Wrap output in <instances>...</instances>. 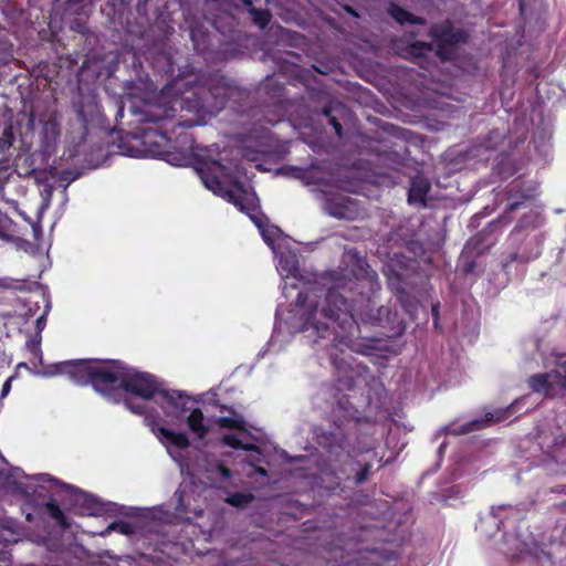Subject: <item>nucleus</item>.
Masks as SVG:
<instances>
[{
	"mask_svg": "<svg viewBox=\"0 0 566 566\" xmlns=\"http://www.w3.org/2000/svg\"><path fill=\"white\" fill-rule=\"evenodd\" d=\"M432 312H433L434 314H437V307H436V306H433V307H432Z\"/></svg>",
	"mask_w": 566,
	"mask_h": 566,
	"instance_id": "6e6d98bb",
	"label": "nucleus"
},
{
	"mask_svg": "<svg viewBox=\"0 0 566 566\" xmlns=\"http://www.w3.org/2000/svg\"><path fill=\"white\" fill-rule=\"evenodd\" d=\"M229 96L228 78L219 72H208L196 76L191 96L182 98V104L198 114L217 115L224 108Z\"/></svg>",
	"mask_w": 566,
	"mask_h": 566,
	"instance_id": "20e7f679",
	"label": "nucleus"
},
{
	"mask_svg": "<svg viewBox=\"0 0 566 566\" xmlns=\"http://www.w3.org/2000/svg\"><path fill=\"white\" fill-rule=\"evenodd\" d=\"M243 4L248 7L249 9L252 8V0H242Z\"/></svg>",
	"mask_w": 566,
	"mask_h": 566,
	"instance_id": "864d4df0",
	"label": "nucleus"
},
{
	"mask_svg": "<svg viewBox=\"0 0 566 566\" xmlns=\"http://www.w3.org/2000/svg\"><path fill=\"white\" fill-rule=\"evenodd\" d=\"M324 209L336 219L354 220L359 213L358 201L342 193H329L326 196Z\"/></svg>",
	"mask_w": 566,
	"mask_h": 566,
	"instance_id": "1a4fd4ad",
	"label": "nucleus"
},
{
	"mask_svg": "<svg viewBox=\"0 0 566 566\" xmlns=\"http://www.w3.org/2000/svg\"><path fill=\"white\" fill-rule=\"evenodd\" d=\"M564 365L566 366V360H565V364H564Z\"/></svg>",
	"mask_w": 566,
	"mask_h": 566,
	"instance_id": "4d7b16f0",
	"label": "nucleus"
},
{
	"mask_svg": "<svg viewBox=\"0 0 566 566\" xmlns=\"http://www.w3.org/2000/svg\"><path fill=\"white\" fill-rule=\"evenodd\" d=\"M186 422L189 430L195 433L198 439H203L209 432L208 426L205 424L203 412L200 408H195L187 417Z\"/></svg>",
	"mask_w": 566,
	"mask_h": 566,
	"instance_id": "f3484780",
	"label": "nucleus"
},
{
	"mask_svg": "<svg viewBox=\"0 0 566 566\" xmlns=\"http://www.w3.org/2000/svg\"><path fill=\"white\" fill-rule=\"evenodd\" d=\"M528 385L534 392H544L545 396H553L551 373L536 374L528 379Z\"/></svg>",
	"mask_w": 566,
	"mask_h": 566,
	"instance_id": "aec40b11",
	"label": "nucleus"
},
{
	"mask_svg": "<svg viewBox=\"0 0 566 566\" xmlns=\"http://www.w3.org/2000/svg\"><path fill=\"white\" fill-rule=\"evenodd\" d=\"M247 214L260 231L270 223L269 218L263 212L258 211L256 207L254 211H250V213Z\"/></svg>",
	"mask_w": 566,
	"mask_h": 566,
	"instance_id": "473e14b6",
	"label": "nucleus"
},
{
	"mask_svg": "<svg viewBox=\"0 0 566 566\" xmlns=\"http://www.w3.org/2000/svg\"><path fill=\"white\" fill-rule=\"evenodd\" d=\"M256 472H258L259 474H261V475H264V476H265V475H268V472H266V470H265L264 468H258V469H256Z\"/></svg>",
	"mask_w": 566,
	"mask_h": 566,
	"instance_id": "603ef678",
	"label": "nucleus"
},
{
	"mask_svg": "<svg viewBox=\"0 0 566 566\" xmlns=\"http://www.w3.org/2000/svg\"><path fill=\"white\" fill-rule=\"evenodd\" d=\"M323 114L329 118L328 123L331 126H333V128L335 129V133L338 136H342V132H343L342 124L338 122V119L336 117L331 116V109L328 107H324Z\"/></svg>",
	"mask_w": 566,
	"mask_h": 566,
	"instance_id": "e433bc0d",
	"label": "nucleus"
},
{
	"mask_svg": "<svg viewBox=\"0 0 566 566\" xmlns=\"http://www.w3.org/2000/svg\"><path fill=\"white\" fill-rule=\"evenodd\" d=\"M329 358L336 370L335 390L339 394L344 391H352L355 388L357 377L360 375V366H354L349 360L352 357L345 355L343 350L339 353H332Z\"/></svg>",
	"mask_w": 566,
	"mask_h": 566,
	"instance_id": "6e6552de",
	"label": "nucleus"
},
{
	"mask_svg": "<svg viewBox=\"0 0 566 566\" xmlns=\"http://www.w3.org/2000/svg\"><path fill=\"white\" fill-rule=\"evenodd\" d=\"M510 416V410L507 409H497L493 412H488L484 418L475 419L468 423H465L460 433H469L475 430H481L486 428L491 423H496L505 420Z\"/></svg>",
	"mask_w": 566,
	"mask_h": 566,
	"instance_id": "2eb2a0df",
	"label": "nucleus"
},
{
	"mask_svg": "<svg viewBox=\"0 0 566 566\" xmlns=\"http://www.w3.org/2000/svg\"><path fill=\"white\" fill-rule=\"evenodd\" d=\"M217 423L220 428L245 431V421L241 417H220Z\"/></svg>",
	"mask_w": 566,
	"mask_h": 566,
	"instance_id": "a878e982",
	"label": "nucleus"
},
{
	"mask_svg": "<svg viewBox=\"0 0 566 566\" xmlns=\"http://www.w3.org/2000/svg\"><path fill=\"white\" fill-rule=\"evenodd\" d=\"M13 61V46L8 41L0 40V67Z\"/></svg>",
	"mask_w": 566,
	"mask_h": 566,
	"instance_id": "c756f323",
	"label": "nucleus"
},
{
	"mask_svg": "<svg viewBox=\"0 0 566 566\" xmlns=\"http://www.w3.org/2000/svg\"><path fill=\"white\" fill-rule=\"evenodd\" d=\"M375 272L364 277H349L331 286L324 297L315 291H301L296 297L298 329H313L324 337L333 328L342 343L348 344L359 331L356 317L377 324L380 318L373 315L374 295L379 290Z\"/></svg>",
	"mask_w": 566,
	"mask_h": 566,
	"instance_id": "f257e3e1",
	"label": "nucleus"
},
{
	"mask_svg": "<svg viewBox=\"0 0 566 566\" xmlns=\"http://www.w3.org/2000/svg\"><path fill=\"white\" fill-rule=\"evenodd\" d=\"M264 242L273 248L275 245V242L280 239L282 234V230L274 224L269 223L265 228H263L260 231Z\"/></svg>",
	"mask_w": 566,
	"mask_h": 566,
	"instance_id": "393cba45",
	"label": "nucleus"
},
{
	"mask_svg": "<svg viewBox=\"0 0 566 566\" xmlns=\"http://www.w3.org/2000/svg\"><path fill=\"white\" fill-rule=\"evenodd\" d=\"M75 501L80 504V513L83 515H98L103 511L102 504L91 494L81 493Z\"/></svg>",
	"mask_w": 566,
	"mask_h": 566,
	"instance_id": "6ab92c4d",
	"label": "nucleus"
},
{
	"mask_svg": "<svg viewBox=\"0 0 566 566\" xmlns=\"http://www.w3.org/2000/svg\"><path fill=\"white\" fill-rule=\"evenodd\" d=\"M125 370L119 360H108L102 365L94 363L90 385L106 398L117 401Z\"/></svg>",
	"mask_w": 566,
	"mask_h": 566,
	"instance_id": "0eeeda50",
	"label": "nucleus"
},
{
	"mask_svg": "<svg viewBox=\"0 0 566 566\" xmlns=\"http://www.w3.org/2000/svg\"><path fill=\"white\" fill-rule=\"evenodd\" d=\"M222 443L227 447L233 448L235 450H244V451H254L256 450V446L253 443H243L237 434L227 433L221 439Z\"/></svg>",
	"mask_w": 566,
	"mask_h": 566,
	"instance_id": "b1692460",
	"label": "nucleus"
},
{
	"mask_svg": "<svg viewBox=\"0 0 566 566\" xmlns=\"http://www.w3.org/2000/svg\"><path fill=\"white\" fill-rule=\"evenodd\" d=\"M337 406L349 417H355V415L358 412V410L349 401V397L347 395L337 397Z\"/></svg>",
	"mask_w": 566,
	"mask_h": 566,
	"instance_id": "72a5a7b5",
	"label": "nucleus"
},
{
	"mask_svg": "<svg viewBox=\"0 0 566 566\" xmlns=\"http://www.w3.org/2000/svg\"><path fill=\"white\" fill-rule=\"evenodd\" d=\"M196 35H197L196 30H195V29H192V30H191V32H190V36H191V40H192L195 43H196Z\"/></svg>",
	"mask_w": 566,
	"mask_h": 566,
	"instance_id": "5fc2aeb1",
	"label": "nucleus"
},
{
	"mask_svg": "<svg viewBox=\"0 0 566 566\" xmlns=\"http://www.w3.org/2000/svg\"><path fill=\"white\" fill-rule=\"evenodd\" d=\"M177 109L171 102L165 104H145L143 107H134L133 113L137 116L139 123H150L157 125L154 130V136L159 140H151V132H147L144 136V144L154 146L149 150L155 157H159L166 163L185 167L192 164L193 157V140L188 134H179L174 140L171 135L175 129L190 128L195 126L193 120L176 119Z\"/></svg>",
	"mask_w": 566,
	"mask_h": 566,
	"instance_id": "f03ea898",
	"label": "nucleus"
},
{
	"mask_svg": "<svg viewBox=\"0 0 566 566\" xmlns=\"http://www.w3.org/2000/svg\"><path fill=\"white\" fill-rule=\"evenodd\" d=\"M345 9H346V11H347L349 14H352V15H354V17H358V13H357L353 8H350V7H348V6H347Z\"/></svg>",
	"mask_w": 566,
	"mask_h": 566,
	"instance_id": "8fccbe9b",
	"label": "nucleus"
},
{
	"mask_svg": "<svg viewBox=\"0 0 566 566\" xmlns=\"http://www.w3.org/2000/svg\"><path fill=\"white\" fill-rule=\"evenodd\" d=\"M206 472L211 480L226 482L231 479L232 472L221 460L208 461L206 464Z\"/></svg>",
	"mask_w": 566,
	"mask_h": 566,
	"instance_id": "a211bd4d",
	"label": "nucleus"
},
{
	"mask_svg": "<svg viewBox=\"0 0 566 566\" xmlns=\"http://www.w3.org/2000/svg\"><path fill=\"white\" fill-rule=\"evenodd\" d=\"M122 390L145 400H150L159 395L169 406L180 412L186 410V403L190 399L182 391L163 388V384L149 373L129 371L127 368L123 378Z\"/></svg>",
	"mask_w": 566,
	"mask_h": 566,
	"instance_id": "39448f33",
	"label": "nucleus"
},
{
	"mask_svg": "<svg viewBox=\"0 0 566 566\" xmlns=\"http://www.w3.org/2000/svg\"><path fill=\"white\" fill-rule=\"evenodd\" d=\"M65 366H66V360L46 365L42 370V375L45 377H54L57 375H65Z\"/></svg>",
	"mask_w": 566,
	"mask_h": 566,
	"instance_id": "7c9ffc66",
	"label": "nucleus"
},
{
	"mask_svg": "<svg viewBox=\"0 0 566 566\" xmlns=\"http://www.w3.org/2000/svg\"><path fill=\"white\" fill-rule=\"evenodd\" d=\"M11 223L12 220L0 210V239L8 238V231L10 229Z\"/></svg>",
	"mask_w": 566,
	"mask_h": 566,
	"instance_id": "c9c22d12",
	"label": "nucleus"
},
{
	"mask_svg": "<svg viewBox=\"0 0 566 566\" xmlns=\"http://www.w3.org/2000/svg\"><path fill=\"white\" fill-rule=\"evenodd\" d=\"M43 509L62 528L67 530L71 527V523L55 501L52 500L44 503Z\"/></svg>",
	"mask_w": 566,
	"mask_h": 566,
	"instance_id": "412c9836",
	"label": "nucleus"
},
{
	"mask_svg": "<svg viewBox=\"0 0 566 566\" xmlns=\"http://www.w3.org/2000/svg\"><path fill=\"white\" fill-rule=\"evenodd\" d=\"M411 430H412V428H411V427H408V426H407V424H405V423H400V422H398V421H396V420H394V419L391 418V433H392L394 431H397V432L403 431V432L406 433V432H409V431H411Z\"/></svg>",
	"mask_w": 566,
	"mask_h": 566,
	"instance_id": "a19ab883",
	"label": "nucleus"
},
{
	"mask_svg": "<svg viewBox=\"0 0 566 566\" xmlns=\"http://www.w3.org/2000/svg\"><path fill=\"white\" fill-rule=\"evenodd\" d=\"M390 132H391V136H398L400 133V128L395 125H391Z\"/></svg>",
	"mask_w": 566,
	"mask_h": 566,
	"instance_id": "de8ad7c7",
	"label": "nucleus"
},
{
	"mask_svg": "<svg viewBox=\"0 0 566 566\" xmlns=\"http://www.w3.org/2000/svg\"><path fill=\"white\" fill-rule=\"evenodd\" d=\"M96 113L97 105L92 101L88 103L82 101L76 105V119L81 132L80 140L76 144L77 147L85 143L90 126L94 123Z\"/></svg>",
	"mask_w": 566,
	"mask_h": 566,
	"instance_id": "ddd939ff",
	"label": "nucleus"
},
{
	"mask_svg": "<svg viewBox=\"0 0 566 566\" xmlns=\"http://www.w3.org/2000/svg\"><path fill=\"white\" fill-rule=\"evenodd\" d=\"M398 300L408 314H413L418 308V301L403 291L398 292Z\"/></svg>",
	"mask_w": 566,
	"mask_h": 566,
	"instance_id": "c85d7f7f",
	"label": "nucleus"
},
{
	"mask_svg": "<svg viewBox=\"0 0 566 566\" xmlns=\"http://www.w3.org/2000/svg\"><path fill=\"white\" fill-rule=\"evenodd\" d=\"M248 11L252 22L260 29H265L271 22L272 13L268 9H258L252 7Z\"/></svg>",
	"mask_w": 566,
	"mask_h": 566,
	"instance_id": "5701e85b",
	"label": "nucleus"
},
{
	"mask_svg": "<svg viewBox=\"0 0 566 566\" xmlns=\"http://www.w3.org/2000/svg\"><path fill=\"white\" fill-rule=\"evenodd\" d=\"M391 18L395 19L398 23L405 24H421L426 23V20L420 17H416L412 13L403 10L402 8L391 3Z\"/></svg>",
	"mask_w": 566,
	"mask_h": 566,
	"instance_id": "4be33fe9",
	"label": "nucleus"
},
{
	"mask_svg": "<svg viewBox=\"0 0 566 566\" xmlns=\"http://www.w3.org/2000/svg\"><path fill=\"white\" fill-rule=\"evenodd\" d=\"M411 504L408 500H395L391 505V522L396 521L397 526L400 527V533L397 535L399 541L405 542L410 536V525L412 524Z\"/></svg>",
	"mask_w": 566,
	"mask_h": 566,
	"instance_id": "9d476101",
	"label": "nucleus"
},
{
	"mask_svg": "<svg viewBox=\"0 0 566 566\" xmlns=\"http://www.w3.org/2000/svg\"><path fill=\"white\" fill-rule=\"evenodd\" d=\"M405 328H406V325H405V324H402L401 322H399V324H398V331H397V332H395V335H401V334L403 333Z\"/></svg>",
	"mask_w": 566,
	"mask_h": 566,
	"instance_id": "49530a36",
	"label": "nucleus"
},
{
	"mask_svg": "<svg viewBox=\"0 0 566 566\" xmlns=\"http://www.w3.org/2000/svg\"><path fill=\"white\" fill-rule=\"evenodd\" d=\"M307 332H311V336H316V338H314V342H317V338H321V337L317 335V333H316V332H314L312 328H311V329H308ZM331 333H333V334L335 335L334 340H338V343H339V344L345 345V346H347V347H352V346H353L354 337H352V339H350V342H349L348 344H346V343H342V342H340V339H339V337H337V335H336V333H335V331H334L333 328H331V329H329V332H328V333H327L323 338L327 337Z\"/></svg>",
	"mask_w": 566,
	"mask_h": 566,
	"instance_id": "ea45409f",
	"label": "nucleus"
},
{
	"mask_svg": "<svg viewBox=\"0 0 566 566\" xmlns=\"http://www.w3.org/2000/svg\"><path fill=\"white\" fill-rule=\"evenodd\" d=\"M284 90V83L280 82L274 75H268L258 88L260 95H265L273 104L281 102Z\"/></svg>",
	"mask_w": 566,
	"mask_h": 566,
	"instance_id": "dca6fc26",
	"label": "nucleus"
},
{
	"mask_svg": "<svg viewBox=\"0 0 566 566\" xmlns=\"http://www.w3.org/2000/svg\"><path fill=\"white\" fill-rule=\"evenodd\" d=\"M384 275L389 279V265L385 264L382 268Z\"/></svg>",
	"mask_w": 566,
	"mask_h": 566,
	"instance_id": "3c124183",
	"label": "nucleus"
},
{
	"mask_svg": "<svg viewBox=\"0 0 566 566\" xmlns=\"http://www.w3.org/2000/svg\"><path fill=\"white\" fill-rule=\"evenodd\" d=\"M203 185L213 193L224 198L240 211L250 213L255 210L254 199L243 184L231 179L229 169L217 160H201L196 167Z\"/></svg>",
	"mask_w": 566,
	"mask_h": 566,
	"instance_id": "7ed1b4c3",
	"label": "nucleus"
},
{
	"mask_svg": "<svg viewBox=\"0 0 566 566\" xmlns=\"http://www.w3.org/2000/svg\"><path fill=\"white\" fill-rule=\"evenodd\" d=\"M71 28L82 34H85L87 32V28L84 24H81L77 20H74Z\"/></svg>",
	"mask_w": 566,
	"mask_h": 566,
	"instance_id": "37998d69",
	"label": "nucleus"
},
{
	"mask_svg": "<svg viewBox=\"0 0 566 566\" xmlns=\"http://www.w3.org/2000/svg\"><path fill=\"white\" fill-rule=\"evenodd\" d=\"M153 431L167 448L174 446L178 449H187L190 446L189 438L185 432H175L165 427H153Z\"/></svg>",
	"mask_w": 566,
	"mask_h": 566,
	"instance_id": "4468645a",
	"label": "nucleus"
},
{
	"mask_svg": "<svg viewBox=\"0 0 566 566\" xmlns=\"http://www.w3.org/2000/svg\"><path fill=\"white\" fill-rule=\"evenodd\" d=\"M15 140V134L12 124H4L2 133L0 135V150L9 149Z\"/></svg>",
	"mask_w": 566,
	"mask_h": 566,
	"instance_id": "bb28decb",
	"label": "nucleus"
},
{
	"mask_svg": "<svg viewBox=\"0 0 566 566\" xmlns=\"http://www.w3.org/2000/svg\"><path fill=\"white\" fill-rule=\"evenodd\" d=\"M432 43L417 41L411 44L410 53L415 56H423L433 51V44L437 46L436 54L446 61L449 59L450 52L462 42L467 36L462 30L454 29L450 20H446L439 24L431 27L429 32Z\"/></svg>",
	"mask_w": 566,
	"mask_h": 566,
	"instance_id": "423d86ee",
	"label": "nucleus"
},
{
	"mask_svg": "<svg viewBox=\"0 0 566 566\" xmlns=\"http://www.w3.org/2000/svg\"><path fill=\"white\" fill-rule=\"evenodd\" d=\"M124 403L135 415L142 416L146 413V406L143 403H134L129 398H126Z\"/></svg>",
	"mask_w": 566,
	"mask_h": 566,
	"instance_id": "4c0bfd02",
	"label": "nucleus"
},
{
	"mask_svg": "<svg viewBox=\"0 0 566 566\" xmlns=\"http://www.w3.org/2000/svg\"><path fill=\"white\" fill-rule=\"evenodd\" d=\"M45 325V317L44 316H41L36 319V328L38 329H42Z\"/></svg>",
	"mask_w": 566,
	"mask_h": 566,
	"instance_id": "a18cd8bd",
	"label": "nucleus"
},
{
	"mask_svg": "<svg viewBox=\"0 0 566 566\" xmlns=\"http://www.w3.org/2000/svg\"><path fill=\"white\" fill-rule=\"evenodd\" d=\"M30 349L31 352H33L35 355H39L40 356V360L42 361V352L40 349V345L39 344H35V343H32L30 345Z\"/></svg>",
	"mask_w": 566,
	"mask_h": 566,
	"instance_id": "c03bdc74",
	"label": "nucleus"
},
{
	"mask_svg": "<svg viewBox=\"0 0 566 566\" xmlns=\"http://www.w3.org/2000/svg\"><path fill=\"white\" fill-rule=\"evenodd\" d=\"M254 500L253 494L245 492H234L227 497V503L235 507H242Z\"/></svg>",
	"mask_w": 566,
	"mask_h": 566,
	"instance_id": "cd10ccee",
	"label": "nucleus"
},
{
	"mask_svg": "<svg viewBox=\"0 0 566 566\" xmlns=\"http://www.w3.org/2000/svg\"><path fill=\"white\" fill-rule=\"evenodd\" d=\"M520 206H521V203H520V202H513V203H511V205L509 206V210H510V211H514V210H516Z\"/></svg>",
	"mask_w": 566,
	"mask_h": 566,
	"instance_id": "09e8293b",
	"label": "nucleus"
},
{
	"mask_svg": "<svg viewBox=\"0 0 566 566\" xmlns=\"http://www.w3.org/2000/svg\"><path fill=\"white\" fill-rule=\"evenodd\" d=\"M431 190V184L423 175H417L410 180L408 190V203L419 208H427V196Z\"/></svg>",
	"mask_w": 566,
	"mask_h": 566,
	"instance_id": "f8f14e48",
	"label": "nucleus"
},
{
	"mask_svg": "<svg viewBox=\"0 0 566 566\" xmlns=\"http://www.w3.org/2000/svg\"><path fill=\"white\" fill-rule=\"evenodd\" d=\"M11 390V378L7 379L2 385L0 399L4 398Z\"/></svg>",
	"mask_w": 566,
	"mask_h": 566,
	"instance_id": "79ce46f5",
	"label": "nucleus"
},
{
	"mask_svg": "<svg viewBox=\"0 0 566 566\" xmlns=\"http://www.w3.org/2000/svg\"><path fill=\"white\" fill-rule=\"evenodd\" d=\"M370 464L369 463H365L360 470L356 473L355 475V482L356 484H361L364 483L368 475H369V472H370Z\"/></svg>",
	"mask_w": 566,
	"mask_h": 566,
	"instance_id": "58836bf2",
	"label": "nucleus"
},
{
	"mask_svg": "<svg viewBox=\"0 0 566 566\" xmlns=\"http://www.w3.org/2000/svg\"><path fill=\"white\" fill-rule=\"evenodd\" d=\"M108 531H115L123 535H132L135 533L134 526L125 521H116L108 525Z\"/></svg>",
	"mask_w": 566,
	"mask_h": 566,
	"instance_id": "2f4dec72",
	"label": "nucleus"
},
{
	"mask_svg": "<svg viewBox=\"0 0 566 566\" xmlns=\"http://www.w3.org/2000/svg\"><path fill=\"white\" fill-rule=\"evenodd\" d=\"M551 381L552 387L557 385L560 387L563 392H566V373H560L557 370L551 371Z\"/></svg>",
	"mask_w": 566,
	"mask_h": 566,
	"instance_id": "f704fd0d",
	"label": "nucleus"
},
{
	"mask_svg": "<svg viewBox=\"0 0 566 566\" xmlns=\"http://www.w3.org/2000/svg\"><path fill=\"white\" fill-rule=\"evenodd\" d=\"M94 363L90 359L66 360L65 375L76 385H90Z\"/></svg>",
	"mask_w": 566,
	"mask_h": 566,
	"instance_id": "9b49d317",
	"label": "nucleus"
}]
</instances>
